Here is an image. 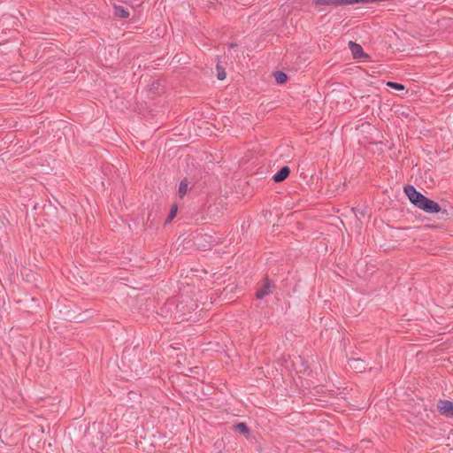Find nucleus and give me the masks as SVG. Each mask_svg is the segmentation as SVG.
Wrapping results in <instances>:
<instances>
[{
    "label": "nucleus",
    "instance_id": "nucleus-1",
    "mask_svg": "<svg viewBox=\"0 0 453 453\" xmlns=\"http://www.w3.org/2000/svg\"><path fill=\"white\" fill-rule=\"evenodd\" d=\"M404 193L416 207L427 213H438L441 211V206L436 202L426 198L412 186L405 187Z\"/></svg>",
    "mask_w": 453,
    "mask_h": 453
},
{
    "label": "nucleus",
    "instance_id": "nucleus-2",
    "mask_svg": "<svg viewBox=\"0 0 453 453\" xmlns=\"http://www.w3.org/2000/svg\"><path fill=\"white\" fill-rule=\"evenodd\" d=\"M439 412L449 418H453V403L448 400H440L437 403Z\"/></svg>",
    "mask_w": 453,
    "mask_h": 453
},
{
    "label": "nucleus",
    "instance_id": "nucleus-3",
    "mask_svg": "<svg viewBox=\"0 0 453 453\" xmlns=\"http://www.w3.org/2000/svg\"><path fill=\"white\" fill-rule=\"evenodd\" d=\"M361 0H316V4H327V5H334V6H341V5H347V4H353L356 3H359Z\"/></svg>",
    "mask_w": 453,
    "mask_h": 453
},
{
    "label": "nucleus",
    "instance_id": "nucleus-4",
    "mask_svg": "<svg viewBox=\"0 0 453 453\" xmlns=\"http://www.w3.org/2000/svg\"><path fill=\"white\" fill-rule=\"evenodd\" d=\"M349 50L351 54L355 59L357 58H368V55L364 52L363 48L360 44H357L354 42H349Z\"/></svg>",
    "mask_w": 453,
    "mask_h": 453
},
{
    "label": "nucleus",
    "instance_id": "nucleus-5",
    "mask_svg": "<svg viewBox=\"0 0 453 453\" xmlns=\"http://www.w3.org/2000/svg\"><path fill=\"white\" fill-rule=\"evenodd\" d=\"M272 284L265 280L264 285L257 291L256 296L258 299L265 297L271 293Z\"/></svg>",
    "mask_w": 453,
    "mask_h": 453
},
{
    "label": "nucleus",
    "instance_id": "nucleus-6",
    "mask_svg": "<svg viewBox=\"0 0 453 453\" xmlns=\"http://www.w3.org/2000/svg\"><path fill=\"white\" fill-rule=\"evenodd\" d=\"M289 167L284 166L273 176V180L275 182H280L289 175Z\"/></svg>",
    "mask_w": 453,
    "mask_h": 453
},
{
    "label": "nucleus",
    "instance_id": "nucleus-7",
    "mask_svg": "<svg viewBox=\"0 0 453 453\" xmlns=\"http://www.w3.org/2000/svg\"><path fill=\"white\" fill-rule=\"evenodd\" d=\"M113 9H114L115 16H117L119 18L127 19L129 17V12L123 6L114 4Z\"/></svg>",
    "mask_w": 453,
    "mask_h": 453
},
{
    "label": "nucleus",
    "instance_id": "nucleus-8",
    "mask_svg": "<svg viewBox=\"0 0 453 453\" xmlns=\"http://www.w3.org/2000/svg\"><path fill=\"white\" fill-rule=\"evenodd\" d=\"M188 189V182L187 181V180H182L180 183L179 189H178V194H179L180 197L182 198L187 194Z\"/></svg>",
    "mask_w": 453,
    "mask_h": 453
},
{
    "label": "nucleus",
    "instance_id": "nucleus-9",
    "mask_svg": "<svg viewBox=\"0 0 453 453\" xmlns=\"http://www.w3.org/2000/svg\"><path fill=\"white\" fill-rule=\"evenodd\" d=\"M274 78L279 84H282L287 81V75L282 72H276L274 73Z\"/></svg>",
    "mask_w": 453,
    "mask_h": 453
},
{
    "label": "nucleus",
    "instance_id": "nucleus-10",
    "mask_svg": "<svg viewBox=\"0 0 453 453\" xmlns=\"http://www.w3.org/2000/svg\"><path fill=\"white\" fill-rule=\"evenodd\" d=\"M177 210H178L177 205L176 204H173L172 208H171V211H170V213H169V215H168V217L166 219V223L171 222L175 218V216L177 214Z\"/></svg>",
    "mask_w": 453,
    "mask_h": 453
},
{
    "label": "nucleus",
    "instance_id": "nucleus-11",
    "mask_svg": "<svg viewBox=\"0 0 453 453\" xmlns=\"http://www.w3.org/2000/svg\"><path fill=\"white\" fill-rule=\"evenodd\" d=\"M234 429L243 434H246L249 433V429L247 426L244 423H239L234 426Z\"/></svg>",
    "mask_w": 453,
    "mask_h": 453
},
{
    "label": "nucleus",
    "instance_id": "nucleus-12",
    "mask_svg": "<svg viewBox=\"0 0 453 453\" xmlns=\"http://www.w3.org/2000/svg\"><path fill=\"white\" fill-rule=\"evenodd\" d=\"M387 85L392 88H395V89H397V90H403L404 89V86L402 85V84H399V83H395V82H393V81H388L387 83Z\"/></svg>",
    "mask_w": 453,
    "mask_h": 453
},
{
    "label": "nucleus",
    "instance_id": "nucleus-13",
    "mask_svg": "<svg viewBox=\"0 0 453 453\" xmlns=\"http://www.w3.org/2000/svg\"><path fill=\"white\" fill-rule=\"evenodd\" d=\"M217 76L219 80L223 81L226 79V72L223 69L218 67Z\"/></svg>",
    "mask_w": 453,
    "mask_h": 453
}]
</instances>
